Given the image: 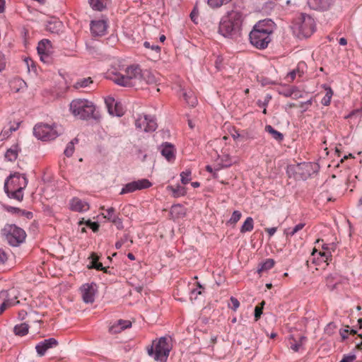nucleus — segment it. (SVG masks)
I'll list each match as a JSON object with an SVG mask.
<instances>
[{
	"instance_id": "f257e3e1",
	"label": "nucleus",
	"mask_w": 362,
	"mask_h": 362,
	"mask_svg": "<svg viewBox=\"0 0 362 362\" xmlns=\"http://www.w3.org/2000/svg\"><path fill=\"white\" fill-rule=\"evenodd\" d=\"M108 77L115 83L122 86H135L141 83L142 78L149 83L153 82L151 74L148 71L142 72L138 66H129L124 69L111 71L108 73Z\"/></svg>"
},
{
	"instance_id": "f03ea898",
	"label": "nucleus",
	"mask_w": 362,
	"mask_h": 362,
	"mask_svg": "<svg viewBox=\"0 0 362 362\" xmlns=\"http://www.w3.org/2000/svg\"><path fill=\"white\" fill-rule=\"evenodd\" d=\"M293 163L287 166L286 173L290 178L295 180H305L313 174L319 170V165L315 161L297 162L293 160Z\"/></svg>"
},
{
	"instance_id": "7ed1b4c3",
	"label": "nucleus",
	"mask_w": 362,
	"mask_h": 362,
	"mask_svg": "<svg viewBox=\"0 0 362 362\" xmlns=\"http://www.w3.org/2000/svg\"><path fill=\"white\" fill-rule=\"evenodd\" d=\"M242 21L243 16L240 11H229L221 18L218 32L224 37H232L239 32Z\"/></svg>"
},
{
	"instance_id": "20e7f679",
	"label": "nucleus",
	"mask_w": 362,
	"mask_h": 362,
	"mask_svg": "<svg viewBox=\"0 0 362 362\" xmlns=\"http://www.w3.org/2000/svg\"><path fill=\"white\" fill-rule=\"evenodd\" d=\"M272 33V30L269 27L259 22L250 33V42L257 49H264L271 42Z\"/></svg>"
},
{
	"instance_id": "39448f33",
	"label": "nucleus",
	"mask_w": 362,
	"mask_h": 362,
	"mask_svg": "<svg viewBox=\"0 0 362 362\" xmlns=\"http://www.w3.org/2000/svg\"><path fill=\"white\" fill-rule=\"evenodd\" d=\"M155 350L152 346L148 349V354L160 362H166L170 351L172 349V339L170 337H162L157 342H153Z\"/></svg>"
},
{
	"instance_id": "423d86ee",
	"label": "nucleus",
	"mask_w": 362,
	"mask_h": 362,
	"mask_svg": "<svg viewBox=\"0 0 362 362\" xmlns=\"http://www.w3.org/2000/svg\"><path fill=\"white\" fill-rule=\"evenodd\" d=\"M71 112L80 119H86L91 117L95 110L94 104L86 99H75L69 105Z\"/></svg>"
},
{
	"instance_id": "0eeeda50",
	"label": "nucleus",
	"mask_w": 362,
	"mask_h": 362,
	"mask_svg": "<svg viewBox=\"0 0 362 362\" xmlns=\"http://www.w3.org/2000/svg\"><path fill=\"white\" fill-rule=\"evenodd\" d=\"M3 233L8 244L16 247L23 243L26 238L25 230L14 224H7L3 229Z\"/></svg>"
},
{
	"instance_id": "6e6552de",
	"label": "nucleus",
	"mask_w": 362,
	"mask_h": 362,
	"mask_svg": "<svg viewBox=\"0 0 362 362\" xmlns=\"http://www.w3.org/2000/svg\"><path fill=\"white\" fill-rule=\"evenodd\" d=\"M33 134L36 138L42 141L54 140L59 135L57 125L42 123L34 127Z\"/></svg>"
},
{
	"instance_id": "1a4fd4ad",
	"label": "nucleus",
	"mask_w": 362,
	"mask_h": 362,
	"mask_svg": "<svg viewBox=\"0 0 362 362\" xmlns=\"http://www.w3.org/2000/svg\"><path fill=\"white\" fill-rule=\"evenodd\" d=\"M296 27L299 36L308 37L315 32V23L311 16L302 13L296 19Z\"/></svg>"
},
{
	"instance_id": "9d476101",
	"label": "nucleus",
	"mask_w": 362,
	"mask_h": 362,
	"mask_svg": "<svg viewBox=\"0 0 362 362\" xmlns=\"http://www.w3.org/2000/svg\"><path fill=\"white\" fill-rule=\"evenodd\" d=\"M28 185V180L25 175L19 173L11 174L5 180L4 189H18L20 187L23 190Z\"/></svg>"
},
{
	"instance_id": "9b49d317",
	"label": "nucleus",
	"mask_w": 362,
	"mask_h": 362,
	"mask_svg": "<svg viewBox=\"0 0 362 362\" xmlns=\"http://www.w3.org/2000/svg\"><path fill=\"white\" fill-rule=\"evenodd\" d=\"M37 50L42 62L47 64L51 63L53 48L49 40L45 39L39 42Z\"/></svg>"
},
{
	"instance_id": "f8f14e48",
	"label": "nucleus",
	"mask_w": 362,
	"mask_h": 362,
	"mask_svg": "<svg viewBox=\"0 0 362 362\" xmlns=\"http://www.w3.org/2000/svg\"><path fill=\"white\" fill-rule=\"evenodd\" d=\"M135 125L137 129L146 132H153L157 128L155 118L146 115H139L135 122Z\"/></svg>"
},
{
	"instance_id": "ddd939ff",
	"label": "nucleus",
	"mask_w": 362,
	"mask_h": 362,
	"mask_svg": "<svg viewBox=\"0 0 362 362\" xmlns=\"http://www.w3.org/2000/svg\"><path fill=\"white\" fill-rule=\"evenodd\" d=\"M151 186V183L147 179H141L126 184L120 192V194L132 193L136 190L147 189Z\"/></svg>"
},
{
	"instance_id": "4468645a",
	"label": "nucleus",
	"mask_w": 362,
	"mask_h": 362,
	"mask_svg": "<svg viewBox=\"0 0 362 362\" xmlns=\"http://www.w3.org/2000/svg\"><path fill=\"white\" fill-rule=\"evenodd\" d=\"M90 27L93 36L101 37L106 34L108 25L106 20H95L90 22Z\"/></svg>"
},
{
	"instance_id": "2eb2a0df",
	"label": "nucleus",
	"mask_w": 362,
	"mask_h": 362,
	"mask_svg": "<svg viewBox=\"0 0 362 362\" xmlns=\"http://www.w3.org/2000/svg\"><path fill=\"white\" fill-rule=\"evenodd\" d=\"M95 284H86L81 287L82 298L86 303H92L95 300V294L96 292Z\"/></svg>"
},
{
	"instance_id": "dca6fc26",
	"label": "nucleus",
	"mask_w": 362,
	"mask_h": 362,
	"mask_svg": "<svg viewBox=\"0 0 362 362\" xmlns=\"http://www.w3.org/2000/svg\"><path fill=\"white\" fill-rule=\"evenodd\" d=\"M58 345V341L54 338L46 339L39 342L35 346V349L37 354L40 356H42L45 354L46 351L52 348L56 347Z\"/></svg>"
},
{
	"instance_id": "f3484780",
	"label": "nucleus",
	"mask_w": 362,
	"mask_h": 362,
	"mask_svg": "<svg viewBox=\"0 0 362 362\" xmlns=\"http://www.w3.org/2000/svg\"><path fill=\"white\" fill-rule=\"evenodd\" d=\"M105 104L110 115L120 117L124 114V110L121 104L117 103L113 98L105 99Z\"/></svg>"
},
{
	"instance_id": "a211bd4d",
	"label": "nucleus",
	"mask_w": 362,
	"mask_h": 362,
	"mask_svg": "<svg viewBox=\"0 0 362 362\" xmlns=\"http://www.w3.org/2000/svg\"><path fill=\"white\" fill-rule=\"evenodd\" d=\"M103 215L105 218L115 224L117 229L121 230L124 228L122 218L115 214V208L110 207L105 209V214H103Z\"/></svg>"
},
{
	"instance_id": "6ab92c4d",
	"label": "nucleus",
	"mask_w": 362,
	"mask_h": 362,
	"mask_svg": "<svg viewBox=\"0 0 362 362\" xmlns=\"http://www.w3.org/2000/svg\"><path fill=\"white\" fill-rule=\"evenodd\" d=\"M70 209L77 212H84L89 209V204L78 197H74L70 200Z\"/></svg>"
},
{
	"instance_id": "aec40b11",
	"label": "nucleus",
	"mask_w": 362,
	"mask_h": 362,
	"mask_svg": "<svg viewBox=\"0 0 362 362\" xmlns=\"http://www.w3.org/2000/svg\"><path fill=\"white\" fill-rule=\"evenodd\" d=\"M161 155L165 158H174L175 157L176 148L168 142H165L159 147Z\"/></svg>"
},
{
	"instance_id": "412c9836",
	"label": "nucleus",
	"mask_w": 362,
	"mask_h": 362,
	"mask_svg": "<svg viewBox=\"0 0 362 362\" xmlns=\"http://www.w3.org/2000/svg\"><path fill=\"white\" fill-rule=\"evenodd\" d=\"M166 189L168 192H171V195L174 198L184 197L187 194V189L180 185H177L175 187L168 185L166 187Z\"/></svg>"
},
{
	"instance_id": "4be33fe9",
	"label": "nucleus",
	"mask_w": 362,
	"mask_h": 362,
	"mask_svg": "<svg viewBox=\"0 0 362 362\" xmlns=\"http://www.w3.org/2000/svg\"><path fill=\"white\" fill-rule=\"evenodd\" d=\"M132 327V322L129 320H119L116 324L112 325L110 330L113 333L119 332L124 329L129 328Z\"/></svg>"
},
{
	"instance_id": "5701e85b",
	"label": "nucleus",
	"mask_w": 362,
	"mask_h": 362,
	"mask_svg": "<svg viewBox=\"0 0 362 362\" xmlns=\"http://www.w3.org/2000/svg\"><path fill=\"white\" fill-rule=\"evenodd\" d=\"M110 0H88L90 6L94 10L102 11L107 8Z\"/></svg>"
},
{
	"instance_id": "b1692460",
	"label": "nucleus",
	"mask_w": 362,
	"mask_h": 362,
	"mask_svg": "<svg viewBox=\"0 0 362 362\" xmlns=\"http://www.w3.org/2000/svg\"><path fill=\"white\" fill-rule=\"evenodd\" d=\"M23 190H21V187H20L18 189H4L5 193L10 199H16L18 202H21L23 199Z\"/></svg>"
},
{
	"instance_id": "393cba45",
	"label": "nucleus",
	"mask_w": 362,
	"mask_h": 362,
	"mask_svg": "<svg viewBox=\"0 0 362 362\" xmlns=\"http://www.w3.org/2000/svg\"><path fill=\"white\" fill-rule=\"evenodd\" d=\"M322 247L323 250H325V252H317V250L315 249L312 252V255L315 256V254H317L322 257L324 262H327L329 260V258L331 257V252L329 251V245L327 244H323L322 245Z\"/></svg>"
},
{
	"instance_id": "a878e982",
	"label": "nucleus",
	"mask_w": 362,
	"mask_h": 362,
	"mask_svg": "<svg viewBox=\"0 0 362 362\" xmlns=\"http://www.w3.org/2000/svg\"><path fill=\"white\" fill-rule=\"evenodd\" d=\"M62 28V23L61 21L57 20H53L52 21H49L47 24V30L52 33H59Z\"/></svg>"
},
{
	"instance_id": "bb28decb",
	"label": "nucleus",
	"mask_w": 362,
	"mask_h": 362,
	"mask_svg": "<svg viewBox=\"0 0 362 362\" xmlns=\"http://www.w3.org/2000/svg\"><path fill=\"white\" fill-rule=\"evenodd\" d=\"M28 329L29 326L26 323H21L14 327L13 332L16 335L23 337L28 334Z\"/></svg>"
},
{
	"instance_id": "cd10ccee",
	"label": "nucleus",
	"mask_w": 362,
	"mask_h": 362,
	"mask_svg": "<svg viewBox=\"0 0 362 362\" xmlns=\"http://www.w3.org/2000/svg\"><path fill=\"white\" fill-rule=\"evenodd\" d=\"M303 74V71L300 70V64H298L297 68L294 69L287 74L286 80L288 82H292L296 78L297 76L299 78L301 77Z\"/></svg>"
},
{
	"instance_id": "c85d7f7f",
	"label": "nucleus",
	"mask_w": 362,
	"mask_h": 362,
	"mask_svg": "<svg viewBox=\"0 0 362 362\" xmlns=\"http://www.w3.org/2000/svg\"><path fill=\"white\" fill-rule=\"evenodd\" d=\"M183 97L187 102V103L191 106L194 107L197 103V99L194 95V93L192 91L185 92L183 93Z\"/></svg>"
},
{
	"instance_id": "c756f323",
	"label": "nucleus",
	"mask_w": 362,
	"mask_h": 362,
	"mask_svg": "<svg viewBox=\"0 0 362 362\" xmlns=\"http://www.w3.org/2000/svg\"><path fill=\"white\" fill-rule=\"evenodd\" d=\"M92 83L93 80L91 79L90 77L83 78L78 79L74 85V87L76 89L81 88H87Z\"/></svg>"
},
{
	"instance_id": "7c9ffc66",
	"label": "nucleus",
	"mask_w": 362,
	"mask_h": 362,
	"mask_svg": "<svg viewBox=\"0 0 362 362\" xmlns=\"http://www.w3.org/2000/svg\"><path fill=\"white\" fill-rule=\"evenodd\" d=\"M254 228V221L252 217H247L240 228V232L245 233L252 230Z\"/></svg>"
},
{
	"instance_id": "2f4dec72",
	"label": "nucleus",
	"mask_w": 362,
	"mask_h": 362,
	"mask_svg": "<svg viewBox=\"0 0 362 362\" xmlns=\"http://www.w3.org/2000/svg\"><path fill=\"white\" fill-rule=\"evenodd\" d=\"M275 264V261L273 259H267L263 263L260 264V267L257 269L258 273L268 271L272 269Z\"/></svg>"
},
{
	"instance_id": "473e14b6",
	"label": "nucleus",
	"mask_w": 362,
	"mask_h": 362,
	"mask_svg": "<svg viewBox=\"0 0 362 362\" xmlns=\"http://www.w3.org/2000/svg\"><path fill=\"white\" fill-rule=\"evenodd\" d=\"M20 151V148L17 144L13 145L11 148H9L6 153H5V158H16L18 156V152Z\"/></svg>"
},
{
	"instance_id": "72a5a7b5",
	"label": "nucleus",
	"mask_w": 362,
	"mask_h": 362,
	"mask_svg": "<svg viewBox=\"0 0 362 362\" xmlns=\"http://www.w3.org/2000/svg\"><path fill=\"white\" fill-rule=\"evenodd\" d=\"M192 180V170L186 169L180 173V181L182 184L187 185Z\"/></svg>"
},
{
	"instance_id": "f704fd0d",
	"label": "nucleus",
	"mask_w": 362,
	"mask_h": 362,
	"mask_svg": "<svg viewBox=\"0 0 362 362\" xmlns=\"http://www.w3.org/2000/svg\"><path fill=\"white\" fill-rule=\"evenodd\" d=\"M78 142V140L77 139H74L67 144L64 152V155L66 157H71L73 156L74 152V144H77Z\"/></svg>"
},
{
	"instance_id": "c9c22d12",
	"label": "nucleus",
	"mask_w": 362,
	"mask_h": 362,
	"mask_svg": "<svg viewBox=\"0 0 362 362\" xmlns=\"http://www.w3.org/2000/svg\"><path fill=\"white\" fill-rule=\"evenodd\" d=\"M230 0H206L209 6L211 8H218L226 4Z\"/></svg>"
},
{
	"instance_id": "e433bc0d",
	"label": "nucleus",
	"mask_w": 362,
	"mask_h": 362,
	"mask_svg": "<svg viewBox=\"0 0 362 362\" xmlns=\"http://www.w3.org/2000/svg\"><path fill=\"white\" fill-rule=\"evenodd\" d=\"M266 131L269 133L272 137L278 141L283 139V134L279 132L274 129L271 125H267L265 127Z\"/></svg>"
},
{
	"instance_id": "4c0bfd02",
	"label": "nucleus",
	"mask_w": 362,
	"mask_h": 362,
	"mask_svg": "<svg viewBox=\"0 0 362 362\" xmlns=\"http://www.w3.org/2000/svg\"><path fill=\"white\" fill-rule=\"evenodd\" d=\"M325 95L322 99L321 103L325 106H328L331 103V99L333 95V91L330 87L326 88Z\"/></svg>"
},
{
	"instance_id": "58836bf2",
	"label": "nucleus",
	"mask_w": 362,
	"mask_h": 362,
	"mask_svg": "<svg viewBox=\"0 0 362 362\" xmlns=\"http://www.w3.org/2000/svg\"><path fill=\"white\" fill-rule=\"evenodd\" d=\"M233 165L231 160H225V163L216 164L214 167V177H217V172L223 168H228Z\"/></svg>"
},
{
	"instance_id": "ea45409f",
	"label": "nucleus",
	"mask_w": 362,
	"mask_h": 362,
	"mask_svg": "<svg viewBox=\"0 0 362 362\" xmlns=\"http://www.w3.org/2000/svg\"><path fill=\"white\" fill-rule=\"evenodd\" d=\"M18 303V300L15 301V300L13 299H7L4 300L0 305V315L6 310L7 307L13 305Z\"/></svg>"
},
{
	"instance_id": "a19ab883",
	"label": "nucleus",
	"mask_w": 362,
	"mask_h": 362,
	"mask_svg": "<svg viewBox=\"0 0 362 362\" xmlns=\"http://www.w3.org/2000/svg\"><path fill=\"white\" fill-rule=\"evenodd\" d=\"M203 287L199 283H197V288H194L191 291L190 293V298L192 299H197L198 295H201L202 293Z\"/></svg>"
},
{
	"instance_id": "79ce46f5",
	"label": "nucleus",
	"mask_w": 362,
	"mask_h": 362,
	"mask_svg": "<svg viewBox=\"0 0 362 362\" xmlns=\"http://www.w3.org/2000/svg\"><path fill=\"white\" fill-rule=\"evenodd\" d=\"M306 340L305 337H300L298 342L295 341V343L291 344V349L294 351H298L302 346L303 343Z\"/></svg>"
},
{
	"instance_id": "37998d69",
	"label": "nucleus",
	"mask_w": 362,
	"mask_h": 362,
	"mask_svg": "<svg viewBox=\"0 0 362 362\" xmlns=\"http://www.w3.org/2000/svg\"><path fill=\"white\" fill-rule=\"evenodd\" d=\"M191 20L195 23L197 24L199 21V10L197 6H194L193 10L190 13Z\"/></svg>"
},
{
	"instance_id": "c03bdc74",
	"label": "nucleus",
	"mask_w": 362,
	"mask_h": 362,
	"mask_svg": "<svg viewBox=\"0 0 362 362\" xmlns=\"http://www.w3.org/2000/svg\"><path fill=\"white\" fill-rule=\"evenodd\" d=\"M271 99H272V96L270 95L267 94L264 97V100H258L257 102V105L259 107H266L267 106L268 103H269V101L271 100Z\"/></svg>"
},
{
	"instance_id": "a18cd8bd",
	"label": "nucleus",
	"mask_w": 362,
	"mask_h": 362,
	"mask_svg": "<svg viewBox=\"0 0 362 362\" xmlns=\"http://www.w3.org/2000/svg\"><path fill=\"white\" fill-rule=\"evenodd\" d=\"M264 305V301L261 303V306H256L255 308V320L257 321L262 314L263 305Z\"/></svg>"
},
{
	"instance_id": "49530a36",
	"label": "nucleus",
	"mask_w": 362,
	"mask_h": 362,
	"mask_svg": "<svg viewBox=\"0 0 362 362\" xmlns=\"http://www.w3.org/2000/svg\"><path fill=\"white\" fill-rule=\"evenodd\" d=\"M241 213L239 211H234L229 220L230 223H236L241 218Z\"/></svg>"
},
{
	"instance_id": "de8ad7c7",
	"label": "nucleus",
	"mask_w": 362,
	"mask_h": 362,
	"mask_svg": "<svg viewBox=\"0 0 362 362\" xmlns=\"http://www.w3.org/2000/svg\"><path fill=\"white\" fill-rule=\"evenodd\" d=\"M11 134V128H8V129L4 128L0 134V140L3 141V140L6 139L7 138H8L10 136Z\"/></svg>"
},
{
	"instance_id": "09e8293b",
	"label": "nucleus",
	"mask_w": 362,
	"mask_h": 362,
	"mask_svg": "<svg viewBox=\"0 0 362 362\" xmlns=\"http://www.w3.org/2000/svg\"><path fill=\"white\" fill-rule=\"evenodd\" d=\"M144 46L147 49H151V50H153L156 52H159L160 51V47L157 45H151L149 42H144Z\"/></svg>"
},
{
	"instance_id": "8fccbe9b",
	"label": "nucleus",
	"mask_w": 362,
	"mask_h": 362,
	"mask_svg": "<svg viewBox=\"0 0 362 362\" xmlns=\"http://www.w3.org/2000/svg\"><path fill=\"white\" fill-rule=\"evenodd\" d=\"M230 305H229L230 308L232 310L235 311L240 306V303H239L238 300L237 298H235V297H230Z\"/></svg>"
},
{
	"instance_id": "3c124183",
	"label": "nucleus",
	"mask_w": 362,
	"mask_h": 362,
	"mask_svg": "<svg viewBox=\"0 0 362 362\" xmlns=\"http://www.w3.org/2000/svg\"><path fill=\"white\" fill-rule=\"evenodd\" d=\"M88 267L89 269H95L98 271H103L105 273L108 272L107 269L106 267H104L103 266V264L100 262H98L97 264H94V265H88Z\"/></svg>"
},
{
	"instance_id": "603ef678",
	"label": "nucleus",
	"mask_w": 362,
	"mask_h": 362,
	"mask_svg": "<svg viewBox=\"0 0 362 362\" xmlns=\"http://www.w3.org/2000/svg\"><path fill=\"white\" fill-rule=\"evenodd\" d=\"M339 334L342 340L346 339L348 338V334H349V327L346 326L344 329H341L339 330Z\"/></svg>"
},
{
	"instance_id": "864d4df0",
	"label": "nucleus",
	"mask_w": 362,
	"mask_h": 362,
	"mask_svg": "<svg viewBox=\"0 0 362 362\" xmlns=\"http://www.w3.org/2000/svg\"><path fill=\"white\" fill-rule=\"evenodd\" d=\"M355 359V354L344 355L339 362H353Z\"/></svg>"
},
{
	"instance_id": "5fc2aeb1",
	"label": "nucleus",
	"mask_w": 362,
	"mask_h": 362,
	"mask_svg": "<svg viewBox=\"0 0 362 362\" xmlns=\"http://www.w3.org/2000/svg\"><path fill=\"white\" fill-rule=\"evenodd\" d=\"M86 226H89L94 232L98 231L99 228V224L97 222H92L90 220L86 222Z\"/></svg>"
},
{
	"instance_id": "6e6d98bb",
	"label": "nucleus",
	"mask_w": 362,
	"mask_h": 362,
	"mask_svg": "<svg viewBox=\"0 0 362 362\" xmlns=\"http://www.w3.org/2000/svg\"><path fill=\"white\" fill-rule=\"evenodd\" d=\"M8 259L7 254L0 248V265L4 264Z\"/></svg>"
},
{
	"instance_id": "4d7b16f0",
	"label": "nucleus",
	"mask_w": 362,
	"mask_h": 362,
	"mask_svg": "<svg viewBox=\"0 0 362 362\" xmlns=\"http://www.w3.org/2000/svg\"><path fill=\"white\" fill-rule=\"evenodd\" d=\"M133 208V206L131 205V204H128V205H126L124 206L122 209V213L126 216H128L129 213L131 212L132 209Z\"/></svg>"
},
{
	"instance_id": "13d9d810",
	"label": "nucleus",
	"mask_w": 362,
	"mask_h": 362,
	"mask_svg": "<svg viewBox=\"0 0 362 362\" xmlns=\"http://www.w3.org/2000/svg\"><path fill=\"white\" fill-rule=\"evenodd\" d=\"M6 210L8 212L15 213V214H19V213H21V211H22V210L21 209L17 208V207H13V206H7Z\"/></svg>"
},
{
	"instance_id": "bf43d9fd",
	"label": "nucleus",
	"mask_w": 362,
	"mask_h": 362,
	"mask_svg": "<svg viewBox=\"0 0 362 362\" xmlns=\"http://www.w3.org/2000/svg\"><path fill=\"white\" fill-rule=\"evenodd\" d=\"M90 257L91 258V261L90 262L89 265H94V264H97L98 263V257L95 253H91Z\"/></svg>"
},
{
	"instance_id": "052dcab7",
	"label": "nucleus",
	"mask_w": 362,
	"mask_h": 362,
	"mask_svg": "<svg viewBox=\"0 0 362 362\" xmlns=\"http://www.w3.org/2000/svg\"><path fill=\"white\" fill-rule=\"evenodd\" d=\"M305 225V224L304 223H300L297 224L294 228H293V229L296 233H297L299 230H302L304 228Z\"/></svg>"
},
{
	"instance_id": "680f3d73",
	"label": "nucleus",
	"mask_w": 362,
	"mask_h": 362,
	"mask_svg": "<svg viewBox=\"0 0 362 362\" xmlns=\"http://www.w3.org/2000/svg\"><path fill=\"white\" fill-rule=\"evenodd\" d=\"M284 233H285L286 237L293 236L296 233L293 228L292 229L287 228L285 230Z\"/></svg>"
},
{
	"instance_id": "e2e57ef3",
	"label": "nucleus",
	"mask_w": 362,
	"mask_h": 362,
	"mask_svg": "<svg viewBox=\"0 0 362 362\" xmlns=\"http://www.w3.org/2000/svg\"><path fill=\"white\" fill-rule=\"evenodd\" d=\"M266 231L269 234V236H272L276 231V228H268L266 229Z\"/></svg>"
},
{
	"instance_id": "0e129e2a",
	"label": "nucleus",
	"mask_w": 362,
	"mask_h": 362,
	"mask_svg": "<svg viewBox=\"0 0 362 362\" xmlns=\"http://www.w3.org/2000/svg\"><path fill=\"white\" fill-rule=\"evenodd\" d=\"M5 0H0V13L4 11Z\"/></svg>"
},
{
	"instance_id": "69168bd1",
	"label": "nucleus",
	"mask_w": 362,
	"mask_h": 362,
	"mask_svg": "<svg viewBox=\"0 0 362 362\" xmlns=\"http://www.w3.org/2000/svg\"><path fill=\"white\" fill-rule=\"evenodd\" d=\"M124 244V241L123 240H118L116 243H115V248L116 249H120L122 246V245Z\"/></svg>"
},
{
	"instance_id": "338daca9",
	"label": "nucleus",
	"mask_w": 362,
	"mask_h": 362,
	"mask_svg": "<svg viewBox=\"0 0 362 362\" xmlns=\"http://www.w3.org/2000/svg\"><path fill=\"white\" fill-rule=\"evenodd\" d=\"M339 43L341 45H346L347 44V40L344 37H341L339 39Z\"/></svg>"
},
{
	"instance_id": "774afa93",
	"label": "nucleus",
	"mask_w": 362,
	"mask_h": 362,
	"mask_svg": "<svg viewBox=\"0 0 362 362\" xmlns=\"http://www.w3.org/2000/svg\"><path fill=\"white\" fill-rule=\"evenodd\" d=\"M206 170L208 172L211 173H213V174H214V167H212L211 165H206Z\"/></svg>"
}]
</instances>
